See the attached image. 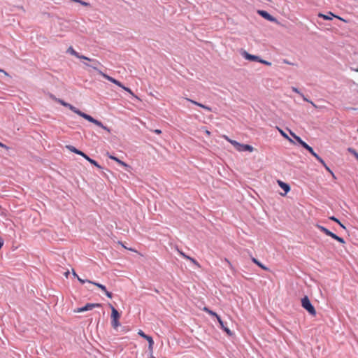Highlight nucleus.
I'll list each match as a JSON object with an SVG mask.
<instances>
[{"label": "nucleus", "instance_id": "10", "mask_svg": "<svg viewBox=\"0 0 358 358\" xmlns=\"http://www.w3.org/2000/svg\"><path fill=\"white\" fill-rule=\"evenodd\" d=\"M241 55L247 60H250V61H255V62H258L259 60V57L258 56H256V55H250L249 54L248 52H247L245 50H243L241 52Z\"/></svg>", "mask_w": 358, "mask_h": 358}, {"label": "nucleus", "instance_id": "8", "mask_svg": "<svg viewBox=\"0 0 358 358\" xmlns=\"http://www.w3.org/2000/svg\"><path fill=\"white\" fill-rule=\"evenodd\" d=\"M101 306V303H87L85 306L81 308H78L73 310L76 313H79L87 310H91L94 308H99Z\"/></svg>", "mask_w": 358, "mask_h": 358}, {"label": "nucleus", "instance_id": "27", "mask_svg": "<svg viewBox=\"0 0 358 358\" xmlns=\"http://www.w3.org/2000/svg\"><path fill=\"white\" fill-rule=\"evenodd\" d=\"M348 151L350 152H351L352 154H353V155L356 157V159L358 160V152L355 150L354 149L352 148H348Z\"/></svg>", "mask_w": 358, "mask_h": 358}, {"label": "nucleus", "instance_id": "28", "mask_svg": "<svg viewBox=\"0 0 358 358\" xmlns=\"http://www.w3.org/2000/svg\"><path fill=\"white\" fill-rule=\"evenodd\" d=\"M325 169L329 171L331 174H332L333 176H334V173L331 171V170L329 169V167L327 165V164L324 162V163H321Z\"/></svg>", "mask_w": 358, "mask_h": 358}, {"label": "nucleus", "instance_id": "23", "mask_svg": "<svg viewBox=\"0 0 358 358\" xmlns=\"http://www.w3.org/2000/svg\"><path fill=\"white\" fill-rule=\"evenodd\" d=\"M68 52H69L72 55H74L75 57H79V54L76 50H74V49L72 47H70L68 49Z\"/></svg>", "mask_w": 358, "mask_h": 358}, {"label": "nucleus", "instance_id": "29", "mask_svg": "<svg viewBox=\"0 0 358 358\" xmlns=\"http://www.w3.org/2000/svg\"><path fill=\"white\" fill-rule=\"evenodd\" d=\"M318 16H319L320 17H322V18H323V19H324V20H331V19H332L331 17H329V16H328V15H324V14H322V13H320V14L318 15Z\"/></svg>", "mask_w": 358, "mask_h": 358}, {"label": "nucleus", "instance_id": "21", "mask_svg": "<svg viewBox=\"0 0 358 358\" xmlns=\"http://www.w3.org/2000/svg\"><path fill=\"white\" fill-rule=\"evenodd\" d=\"M278 130L279 131L280 134L286 139L289 140L290 142L293 143V141L287 136V134L281 129L279 127H277Z\"/></svg>", "mask_w": 358, "mask_h": 358}, {"label": "nucleus", "instance_id": "19", "mask_svg": "<svg viewBox=\"0 0 358 358\" xmlns=\"http://www.w3.org/2000/svg\"><path fill=\"white\" fill-rule=\"evenodd\" d=\"M252 261L255 264H257L258 266H259L260 268H262V269L265 270V271H267L268 270V268L265 266H264L260 262H259L257 259L252 257Z\"/></svg>", "mask_w": 358, "mask_h": 358}, {"label": "nucleus", "instance_id": "3", "mask_svg": "<svg viewBox=\"0 0 358 358\" xmlns=\"http://www.w3.org/2000/svg\"><path fill=\"white\" fill-rule=\"evenodd\" d=\"M222 137L231 145H233L238 152L248 151L251 152L254 150V148L250 145L241 144L234 140L229 138L226 135H223Z\"/></svg>", "mask_w": 358, "mask_h": 358}, {"label": "nucleus", "instance_id": "15", "mask_svg": "<svg viewBox=\"0 0 358 358\" xmlns=\"http://www.w3.org/2000/svg\"><path fill=\"white\" fill-rule=\"evenodd\" d=\"M306 150L320 163H324V160L313 150V149L309 146Z\"/></svg>", "mask_w": 358, "mask_h": 358}, {"label": "nucleus", "instance_id": "12", "mask_svg": "<svg viewBox=\"0 0 358 358\" xmlns=\"http://www.w3.org/2000/svg\"><path fill=\"white\" fill-rule=\"evenodd\" d=\"M278 184L285 191V193H280V195L285 196V194L290 191V187L288 184L285 183L281 180H278Z\"/></svg>", "mask_w": 358, "mask_h": 358}, {"label": "nucleus", "instance_id": "17", "mask_svg": "<svg viewBox=\"0 0 358 358\" xmlns=\"http://www.w3.org/2000/svg\"><path fill=\"white\" fill-rule=\"evenodd\" d=\"M259 13L263 17H264L265 19L271 21V22H273L275 21V18L273 17H272L268 13H267L266 11H264V10H259Z\"/></svg>", "mask_w": 358, "mask_h": 358}, {"label": "nucleus", "instance_id": "36", "mask_svg": "<svg viewBox=\"0 0 358 358\" xmlns=\"http://www.w3.org/2000/svg\"><path fill=\"white\" fill-rule=\"evenodd\" d=\"M81 5L84 6H90V3H87V2H85V1H83L81 0H80V2H79Z\"/></svg>", "mask_w": 358, "mask_h": 358}, {"label": "nucleus", "instance_id": "30", "mask_svg": "<svg viewBox=\"0 0 358 358\" xmlns=\"http://www.w3.org/2000/svg\"><path fill=\"white\" fill-rule=\"evenodd\" d=\"M259 62L262 63V64H266L267 66H271V63L268 62V61H266V60H263V59H261L259 58V60H258Z\"/></svg>", "mask_w": 358, "mask_h": 358}, {"label": "nucleus", "instance_id": "41", "mask_svg": "<svg viewBox=\"0 0 358 358\" xmlns=\"http://www.w3.org/2000/svg\"><path fill=\"white\" fill-rule=\"evenodd\" d=\"M205 133H206V135H208V136H210V131H208V130H207V129H206V130H205Z\"/></svg>", "mask_w": 358, "mask_h": 358}, {"label": "nucleus", "instance_id": "5", "mask_svg": "<svg viewBox=\"0 0 358 358\" xmlns=\"http://www.w3.org/2000/svg\"><path fill=\"white\" fill-rule=\"evenodd\" d=\"M109 306L111 308V324L116 329L120 325L119 322L120 315L111 304H109Z\"/></svg>", "mask_w": 358, "mask_h": 358}, {"label": "nucleus", "instance_id": "20", "mask_svg": "<svg viewBox=\"0 0 358 358\" xmlns=\"http://www.w3.org/2000/svg\"><path fill=\"white\" fill-rule=\"evenodd\" d=\"M77 57L79 58V59H83L87 60V61H92L96 65H100L101 64L99 61H97V60H92L90 58L87 57L83 56V55H79V57Z\"/></svg>", "mask_w": 358, "mask_h": 358}, {"label": "nucleus", "instance_id": "47", "mask_svg": "<svg viewBox=\"0 0 358 358\" xmlns=\"http://www.w3.org/2000/svg\"><path fill=\"white\" fill-rule=\"evenodd\" d=\"M357 132H358V129H357Z\"/></svg>", "mask_w": 358, "mask_h": 358}, {"label": "nucleus", "instance_id": "25", "mask_svg": "<svg viewBox=\"0 0 358 358\" xmlns=\"http://www.w3.org/2000/svg\"><path fill=\"white\" fill-rule=\"evenodd\" d=\"M188 260H189L192 263H193L198 268H201V265L199 264V263L195 259L189 257Z\"/></svg>", "mask_w": 358, "mask_h": 358}, {"label": "nucleus", "instance_id": "26", "mask_svg": "<svg viewBox=\"0 0 358 358\" xmlns=\"http://www.w3.org/2000/svg\"><path fill=\"white\" fill-rule=\"evenodd\" d=\"M290 134L299 143L301 144V143H303V141L300 137L297 136L292 131H290Z\"/></svg>", "mask_w": 358, "mask_h": 358}, {"label": "nucleus", "instance_id": "32", "mask_svg": "<svg viewBox=\"0 0 358 358\" xmlns=\"http://www.w3.org/2000/svg\"><path fill=\"white\" fill-rule=\"evenodd\" d=\"M220 325V327H224V322L222 320V319L220 318V317L219 315H217L216 317Z\"/></svg>", "mask_w": 358, "mask_h": 358}, {"label": "nucleus", "instance_id": "46", "mask_svg": "<svg viewBox=\"0 0 358 358\" xmlns=\"http://www.w3.org/2000/svg\"><path fill=\"white\" fill-rule=\"evenodd\" d=\"M355 71L358 72V69L355 70Z\"/></svg>", "mask_w": 358, "mask_h": 358}, {"label": "nucleus", "instance_id": "45", "mask_svg": "<svg viewBox=\"0 0 358 358\" xmlns=\"http://www.w3.org/2000/svg\"><path fill=\"white\" fill-rule=\"evenodd\" d=\"M69 274V271H66V272L65 273V276H66V278H68Z\"/></svg>", "mask_w": 358, "mask_h": 358}, {"label": "nucleus", "instance_id": "37", "mask_svg": "<svg viewBox=\"0 0 358 358\" xmlns=\"http://www.w3.org/2000/svg\"><path fill=\"white\" fill-rule=\"evenodd\" d=\"M305 149H306L307 148L309 147V145L304 141H303V143H301V144Z\"/></svg>", "mask_w": 358, "mask_h": 358}, {"label": "nucleus", "instance_id": "38", "mask_svg": "<svg viewBox=\"0 0 358 358\" xmlns=\"http://www.w3.org/2000/svg\"><path fill=\"white\" fill-rule=\"evenodd\" d=\"M78 280L82 283V284H84L85 282H87L88 280H83V279H81L80 277H78Z\"/></svg>", "mask_w": 358, "mask_h": 358}, {"label": "nucleus", "instance_id": "2", "mask_svg": "<svg viewBox=\"0 0 358 358\" xmlns=\"http://www.w3.org/2000/svg\"><path fill=\"white\" fill-rule=\"evenodd\" d=\"M93 69H95V70H97L99 73L103 76L104 78H106V80H108V81L115 84L116 85L119 86L120 87L122 88L124 90L127 91V92H129L131 95H132L134 97H135L136 99H138L139 100V98L136 96L133 92L131 90V89H129V87H127L125 86H124L120 81H118L117 80L113 78V77L104 73L103 72H102L100 70H98L96 66H93Z\"/></svg>", "mask_w": 358, "mask_h": 358}, {"label": "nucleus", "instance_id": "40", "mask_svg": "<svg viewBox=\"0 0 358 358\" xmlns=\"http://www.w3.org/2000/svg\"><path fill=\"white\" fill-rule=\"evenodd\" d=\"M0 72L3 73L5 76H8V73L3 69H0Z\"/></svg>", "mask_w": 358, "mask_h": 358}, {"label": "nucleus", "instance_id": "1", "mask_svg": "<svg viewBox=\"0 0 358 358\" xmlns=\"http://www.w3.org/2000/svg\"><path fill=\"white\" fill-rule=\"evenodd\" d=\"M58 102L62 104V106H65V107H67L69 108L71 111H73V113H76L77 115H80V117H83L84 119L87 120V121L96 124V126L102 128L103 129H104L105 131H106L107 132L110 133V129L104 126L101 122L94 119V117H92V116H90V115H87L82 111H80V110H78V108H76L75 106H73V105L69 103H66L63 100H61V99H58Z\"/></svg>", "mask_w": 358, "mask_h": 358}, {"label": "nucleus", "instance_id": "16", "mask_svg": "<svg viewBox=\"0 0 358 358\" xmlns=\"http://www.w3.org/2000/svg\"><path fill=\"white\" fill-rule=\"evenodd\" d=\"M185 99H186L187 101H189V102L192 103H193V104H194V105H196V106H199V107H201V108H204L205 110H208V111H211V110H211V108H210V107H208V106H205V105H203V104H202V103H199V102H196V101H194V100H192V99H189V98H186Z\"/></svg>", "mask_w": 358, "mask_h": 358}, {"label": "nucleus", "instance_id": "43", "mask_svg": "<svg viewBox=\"0 0 358 358\" xmlns=\"http://www.w3.org/2000/svg\"><path fill=\"white\" fill-rule=\"evenodd\" d=\"M342 228L345 229V227L340 222V223H338Z\"/></svg>", "mask_w": 358, "mask_h": 358}, {"label": "nucleus", "instance_id": "13", "mask_svg": "<svg viewBox=\"0 0 358 358\" xmlns=\"http://www.w3.org/2000/svg\"><path fill=\"white\" fill-rule=\"evenodd\" d=\"M106 155L111 159L115 161L117 163H118L120 165L124 166V168L127 169L129 167V166L126 164L125 162H122V160L119 159L117 157L111 155L109 152L106 153Z\"/></svg>", "mask_w": 358, "mask_h": 358}, {"label": "nucleus", "instance_id": "42", "mask_svg": "<svg viewBox=\"0 0 358 358\" xmlns=\"http://www.w3.org/2000/svg\"><path fill=\"white\" fill-rule=\"evenodd\" d=\"M72 273H73V275L75 277H76L77 278H78V277H79V276L76 274V273L75 272V271H74V270H73V271H72Z\"/></svg>", "mask_w": 358, "mask_h": 358}, {"label": "nucleus", "instance_id": "22", "mask_svg": "<svg viewBox=\"0 0 358 358\" xmlns=\"http://www.w3.org/2000/svg\"><path fill=\"white\" fill-rule=\"evenodd\" d=\"M203 310V311H205L208 314H209V315H210L212 316H214L215 317L218 315L216 313H215L213 310H210L207 307H204Z\"/></svg>", "mask_w": 358, "mask_h": 358}, {"label": "nucleus", "instance_id": "6", "mask_svg": "<svg viewBox=\"0 0 358 358\" xmlns=\"http://www.w3.org/2000/svg\"><path fill=\"white\" fill-rule=\"evenodd\" d=\"M315 226L317 229H319L321 231L324 233L327 236L331 237L332 238L335 239L336 241H338L339 243H341L342 244L345 243V241H344V239L343 238L338 236L336 234H334L333 232H331V231H329L324 227L320 225V224H316Z\"/></svg>", "mask_w": 358, "mask_h": 358}, {"label": "nucleus", "instance_id": "44", "mask_svg": "<svg viewBox=\"0 0 358 358\" xmlns=\"http://www.w3.org/2000/svg\"><path fill=\"white\" fill-rule=\"evenodd\" d=\"M0 146L2 148H6V146L5 145H3V143H1V142H0Z\"/></svg>", "mask_w": 358, "mask_h": 358}, {"label": "nucleus", "instance_id": "39", "mask_svg": "<svg viewBox=\"0 0 358 358\" xmlns=\"http://www.w3.org/2000/svg\"><path fill=\"white\" fill-rule=\"evenodd\" d=\"M154 132L155 134H162V131L160 129H155Z\"/></svg>", "mask_w": 358, "mask_h": 358}, {"label": "nucleus", "instance_id": "7", "mask_svg": "<svg viewBox=\"0 0 358 358\" xmlns=\"http://www.w3.org/2000/svg\"><path fill=\"white\" fill-rule=\"evenodd\" d=\"M301 306L311 315H313V316L316 315V310H315L314 306L311 304L308 296H306L301 299Z\"/></svg>", "mask_w": 358, "mask_h": 358}, {"label": "nucleus", "instance_id": "31", "mask_svg": "<svg viewBox=\"0 0 358 358\" xmlns=\"http://www.w3.org/2000/svg\"><path fill=\"white\" fill-rule=\"evenodd\" d=\"M138 334L143 338H145L148 336L141 329L138 330Z\"/></svg>", "mask_w": 358, "mask_h": 358}, {"label": "nucleus", "instance_id": "14", "mask_svg": "<svg viewBox=\"0 0 358 358\" xmlns=\"http://www.w3.org/2000/svg\"><path fill=\"white\" fill-rule=\"evenodd\" d=\"M106 155L111 159L115 161L117 163H118L120 165L124 166V168L127 169L129 167V166L126 164L125 162H122V160L119 159L117 157L111 155L109 152L106 153Z\"/></svg>", "mask_w": 358, "mask_h": 358}, {"label": "nucleus", "instance_id": "33", "mask_svg": "<svg viewBox=\"0 0 358 358\" xmlns=\"http://www.w3.org/2000/svg\"><path fill=\"white\" fill-rule=\"evenodd\" d=\"M224 261L227 262V264H228L229 267L231 270H233V269H234V267H233V266H232L231 263L230 262V261H229L228 259H227V258H225V259H224Z\"/></svg>", "mask_w": 358, "mask_h": 358}, {"label": "nucleus", "instance_id": "4", "mask_svg": "<svg viewBox=\"0 0 358 358\" xmlns=\"http://www.w3.org/2000/svg\"><path fill=\"white\" fill-rule=\"evenodd\" d=\"M67 148L70 151H71V152H74L76 154H78V155L82 156L83 158H85L86 160H87L90 164H93L94 166H95L98 169H102V167L95 160L91 159L87 155H85L84 152H83L82 151L76 149L75 147H73L72 145H68Z\"/></svg>", "mask_w": 358, "mask_h": 358}, {"label": "nucleus", "instance_id": "24", "mask_svg": "<svg viewBox=\"0 0 358 358\" xmlns=\"http://www.w3.org/2000/svg\"><path fill=\"white\" fill-rule=\"evenodd\" d=\"M221 328L226 332V334L228 336H231L233 335V332L224 324V327H221Z\"/></svg>", "mask_w": 358, "mask_h": 358}, {"label": "nucleus", "instance_id": "35", "mask_svg": "<svg viewBox=\"0 0 358 358\" xmlns=\"http://www.w3.org/2000/svg\"><path fill=\"white\" fill-rule=\"evenodd\" d=\"M329 219L331 220H333V221L337 222V223H340V221L336 217H335L334 216L329 217Z\"/></svg>", "mask_w": 358, "mask_h": 358}, {"label": "nucleus", "instance_id": "9", "mask_svg": "<svg viewBox=\"0 0 358 358\" xmlns=\"http://www.w3.org/2000/svg\"><path fill=\"white\" fill-rule=\"evenodd\" d=\"M87 282L93 284L94 285H95L97 287H99L100 289H101L105 293V294L108 298L111 299L113 297L112 293L108 292V291H107L106 286L103 285L102 284H100V283H98V282H92L91 280H87Z\"/></svg>", "mask_w": 358, "mask_h": 358}, {"label": "nucleus", "instance_id": "11", "mask_svg": "<svg viewBox=\"0 0 358 358\" xmlns=\"http://www.w3.org/2000/svg\"><path fill=\"white\" fill-rule=\"evenodd\" d=\"M292 91H293V92H296V93L299 94V95L303 98V99L305 101H307V102H308V103H311V105H312L313 107L316 108H318V106H317V105H315V104L312 101H310V100L308 99H307V98H306V96H305L302 93H301V92H299V90L296 87H292Z\"/></svg>", "mask_w": 358, "mask_h": 358}, {"label": "nucleus", "instance_id": "18", "mask_svg": "<svg viewBox=\"0 0 358 358\" xmlns=\"http://www.w3.org/2000/svg\"><path fill=\"white\" fill-rule=\"evenodd\" d=\"M148 342V350L150 352H152L153 350V345H154V341L152 338L150 336H147V337L145 338Z\"/></svg>", "mask_w": 358, "mask_h": 358}, {"label": "nucleus", "instance_id": "34", "mask_svg": "<svg viewBox=\"0 0 358 358\" xmlns=\"http://www.w3.org/2000/svg\"><path fill=\"white\" fill-rule=\"evenodd\" d=\"M179 253H180V255L182 257H183L185 259H189V256H188V255H185L183 252L180 251V252H179Z\"/></svg>", "mask_w": 358, "mask_h": 358}]
</instances>
